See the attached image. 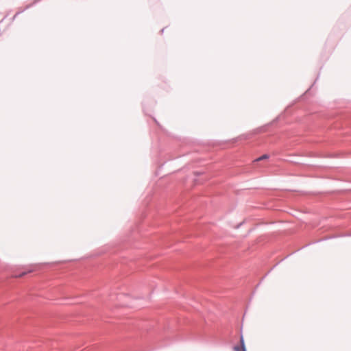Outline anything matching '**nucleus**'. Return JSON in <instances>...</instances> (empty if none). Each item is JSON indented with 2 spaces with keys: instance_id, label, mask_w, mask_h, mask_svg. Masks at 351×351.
Segmentation results:
<instances>
[{
  "instance_id": "obj_1",
  "label": "nucleus",
  "mask_w": 351,
  "mask_h": 351,
  "mask_svg": "<svg viewBox=\"0 0 351 351\" xmlns=\"http://www.w3.org/2000/svg\"><path fill=\"white\" fill-rule=\"evenodd\" d=\"M240 342H241V346L242 347V351H246L245 350V343H244V339H243V336L241 337Z\"/></svg>"
},
{
  "instance_id": "obj_2",
  "label": "nucleus",
  "mask_w": 351,
  "mask_h": 351,
  "mask_svg": "<svg viewBox=\"0 0 351 351\" xmlns=\"http://www.w3.org/2000/svg\"><path fill=\"white\" fill-rule=\"evenodd\" d=\"M267 158H268L267 155H263V156L259 157L258 158H257L255 161H260L261 160H264V159H266Z\"/></svg>"
},
{
  "instance_id": "obj_3",
  "label": "nucleus",
  "mask_w": 351,
  "mask_h": 351,
  "mask_svg": "<svg viewBox=\"0 0 351 351\" xmlns=\"http://www.w3.org/2000/svg\"><path fill=\"white\" fill-rule=\"evenodd\" d=\"M234 351H242V347L239 348L238 346H235V347H234Z\"/></svg>"
}]
</instances>
